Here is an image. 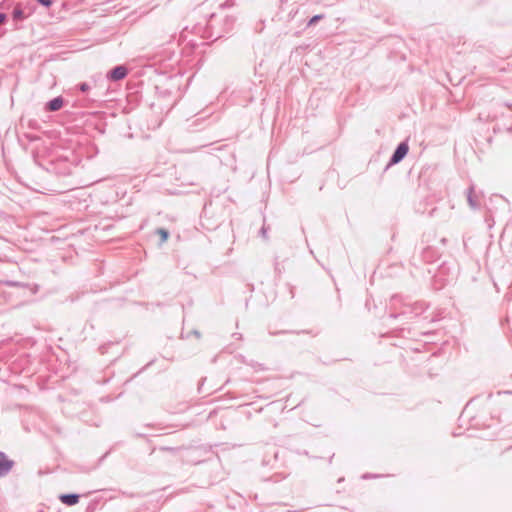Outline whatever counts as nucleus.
Listing matches in <instances>:
<instances>
[{"label":"nucleus","instance_id":"f257e3e1","mask_svg":"<svg viewBox=\"0 0 512 512\" xmlns=\"http://www.w3.org/2000/svg\"><path fill=\"white\" fill-rule=\"evenodd\" d=\"M480 428V417L477 413V405L474 399H471L464 407L459 416V429L463 431L454 432V436L467 435V437H474L475 432Z\"/></svg>","mask_w":512,"mask_h":512},{"label":"nucleus","instance_id":"f03ea898","mask_svg":"<svg viewBox=\"0 0 512 512\" xmlns=\"http://www.w3.org/2000/svg\"><path fill=\"white\" fill-rule=\"evenodd\" d=\"M216 18H217V16L215 14H212L207 23V30H209V34L206 36L207 38H214V39L221 38L225 33L229 32L232 29V26L235 21L232 16H226L224 18V27L219 30H216V28H215Z\"/></svg>","mask_w":512,"mask_h":512},{"label":"nucleus","instance_id":"7ed1b4c3","mask_svg":"<svg viewBox=\"0 0 512 512\" xmlns=\"http://www.w3.org/2000/svg\"><path fill=\"white\" fill-rule=\"evenodd\" d=\"M409 151V146L407 142H401L396 149L394 150L390 160L389 165H395L399 162H401L404 157L407 155Z\"/></svg>","mask_w":512,"mask_h":512},{"label":"nucleus","instance_id":"20e7f679","mask_svg":"<svg viewBox=\"0 0 512 512\" xmlns=\"http://www.w3.org/2000/svg\"><path fill=\"white\" fill-rule=\"evenodd\" d=\"M14 465L15 462L9 459L4 452L0 451V478L7 476Z\"/></svg>","mask_w":512,"mask_h":512},{"label":"nucleus","instance_id":"39448f33","mask_svg":"<svg viewBox=\"0 0 512 512\" xmlns=\"http://www.w3.org/2000/svg\"><path fill=\"white\" fill-rule=\"evenodd\" d=\"M127 74H128V69L123 65H119V66L114 67L112 70H110L108 72L107 78L110 81H119V80L124 79L127 76Z\"/></svg>","mask_w":512,"mask_h":512},{"label":"nucleus","instance_id":"423d86ee","mask_svg":"<svg viewBox=\"0 0 512 512\" xmlns=\"http://www.w3.org/2000/svg\"><path fill=\"white\" fill-rule=\"evenodd\" d=\"M467 201H468L469 206L472 209H476L478 207L479 198H478V195L475 192V187L474 186H470L467 189Z\"/></svg>","mask_w":512,"mask_h":512},{"label":"nucleus","instance_id":"0eeeda50","mask_svg":"<svg viewBox=\"0 0 512 512\" xmlns=\"http://www.w3.org/2000/svg\"><path fill=\"white\" fill-rule=\"evenodd\" d=\"M64 100L62 97H55L52 100L48 101L46 104V110L54 112L58 111L62 108Z\"/></svg>","mask_w":512,"mask_h":512},{"label":"nucleus","instance_id":"6e6552de","mask_svg":"<svg viewBox=\"0 0 512 512\" xmlns=\"http://www.w3.org/2000/svg\"><path fill=\"white\" fill-rule=\"evenodd\" d=\"M79 495L75 493L62 494L59 499L63 504L73 506L79 502Z\"/></svg>","mask_w":512,"mask_h":512},{"label":"nucleus","instance_id":"1a4fd4ad","mask_svg":"<svg viewBox=\"0 0 512 512\" xmlns=\"http://www.w3.org/2000/svg\"><path fill=\"white\" fill-rule=\"evenodd\" d=\"M12 16L14 20H22L24 19V12L20 6H16L12 12Z\"/></svg>","mask_w":512,"mask_h":512},{"label":"nucleus","instance_id":"9d476101","mask_svg":"<svg viewBox=\"0 0 512 512\" xmlns=\"http://www.w3.org/2000/svg\"><path fill=\"white\" fill-rule=\"evenodd\" d=\"M324 18V15L323 14H317V15H314L308 22V26H312L314 24H316L318 21L322 20Z\"/></svg>","mask_w":512,"mask_h":512},{"label":"nucleus","instance_id":"9b49d317","mask_svg":"<svg viewBox=\"0 0 512 512\" xmlns=\"http://www.w3.org/2000/svg\"><path fill=\"white\" fill-rule=\"evenodd\" d=\"M157 233L161 236V240L164 242L168 239L169 233L167 230L160 228L157 230Z\"/></svg>","mask_w":512,"mask_h":512},{"label":"nucleus","instance_id":"f8f14e48","mask_svg":"<svg viewBox=\"0 0 512 512\" xmlns=\"http://www.w3.org/2000/svg\"><path fill=\"white\" fill-rule=\"evenodd\" d=\"M424 310H425L424 304H422V303H415L414 304V311H415L416 314H419V313H421Z\"/></svg>","mask_w":512,"mask_h":512},{"label":"nucleus","instance_id":"ddd939ff","mask_svg":"<svg viewBox=\"0 0 512 512\" xmlns=\"http://www.w3.org/2000/svg\"><path fill=\"white\" fill-rule=\"evenodd\" d=\"M490 202L504 204L505 200H504V198L502 196L495 195L493 198L490 199Z\"/></svg>","mask_w":512,"mask_h":512},{"label":"nucleus","instance_id":"4468645a","mask_svg":"<svg viewBox=\"0 0 512 512\" xmlns=\"http://www.w3.org/2000/svg\"><path fill=\"white\" fill-rule=\"evenodd\" d=\"M36 2L45 7H50L53 4L52 0H36Z\"/></svg>","mask_w":512,"mask_h":512},{"label":"nucleus","instance_id":"2eb2a0df","mask_svg":"<svg viewBox=\"0 0 512 512\" xmlns=\"http://www.w3.org/2000/svg\"><path fill=\"white\" fill-rule=\"evenodd\" d=\"M79 89L82 92H87L90 89V85L88 83H86V82L80 83L79 84Z\"/></svg>","mask_w":512,"mask_h":512},{"label":"nucleus","instance_id":"dca6fc26","mask_svg":"<svg viewBox=\"0 0 512 512\" xmlns=\"http://www.w3.org/2000/svg\"><path fill=\"white\" fill-rule=\"evenodd\" d=\"M260 234L263 238H267V228L265 226L261 228Z\"/></svg>","mask_w":512,"mask_h":512},{"label":"nucleus","instance_id":"f3484780","mask_svg":"<svg viewBox=\"0 0 512 512\" xmlns=\"http://www.w3.org/2000/svg\"><path fill=\"white\" fill-rule=\"evenodd\" d=\"M485 221H486V223H487L488 227H490V228H491V227L493 226V222H494V221H493L492 217H487V218L485 219Z\"/></svg>","mask_w":512,"mask_h":512},{"label":"nucleus","instance_id":"a211bd4d","mask_svg":"<svg viewBox=\"0 0 512 512\" xmlns=\"http://www.w3.org/2000/svg\"><path fill=\"white\" fill-rule=\"evenodd\" d=\"M7 19V16L5 13H0V25L3 24Z\"/></svg>","mask_w":512,"mask_h":512},{"label":"nucleus","instance_id":"6ab92c4d","mask_svg":"<svg viewBox=\"0 0 512 512\" xmlns=\"http://www.w3.org/2000/svg\"><path fill=\"white\" fill-rule=\"evenodd\" d=\"M275 271H277L278 273H281L278 262L275 263Z\"/></svg>","mask_w":512,"mask_h":512},{"label":"nucleus","instance_id":"aec40b11","mask_svg":"<svg viewBox=\"0 0 512 512\" xmlns=\"http://www.w3.org/2000/svg\"><path fill=\"white\" fill-rule=\"evenodd\" d=\"M390 317H391V318H396V317H397V314H393V313H391V314H390Z\"/></svg>","mask_w":512,"mask_h":512},{"label":"nucleus","instance_id":"412c9836","mask_svg":"<svg viewBox=\"0 0 512 512\" xmlns=\"http://www.w3.org/2000/svg\"><path fill=\"white\" fill-rule=\"evenodd\" d=\"M194 333H195V336H197V337L200 336L199 332L195 331Z\"/></svg>","mask_w":512,"mask_h":512}]
</instances>
